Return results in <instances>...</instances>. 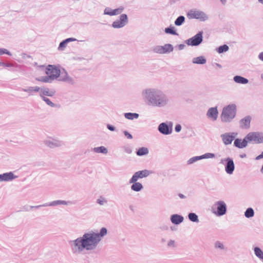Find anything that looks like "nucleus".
I'll use <instances>...</instances> for the list:
<instances>
[{"mask_svg":"<svg viewBox=\"0 0 263 263\" xmlns=\"http://www.w3.org/2000/svg\"><path fill=\"white\" fill-rule=\"evenodd\" d=\"M107 234V229L102 227L99 232L96 233L91 231L85 233L82 236L71 241V242L74 247L76 252L80 253L84 250L91 251L97 248L102 238Z\"/></svg>","mask_w":263,"mask_h":263,"instance_id":"1","label":"nucleus"},{"mask_svg":"<svg viewBox=\"0 0 263 263\" xmlns=\"http://www.w3.org/2000/svg\"><path fill=\"white\" fill-rule=\"evenodd\" d=\"M141 96L144 102L153 107L164 108L170 102L168 96L162 90L154 87L142 90Z\"/></svg>","mask_w":263,"mask_h":263,"instance_id":"2","label":"nucleus"},{"mask_svg":"<svg viewBox=\"0 0 263 263\" xmlns=\"http://www.w3.org/2000/svg\"><path fill=\"white\" fill-rule=\"evenodd\" d=\"M60 69L55 66L48 65L46 68V73L47 76L36 78V80L45 83H51L52 81L59 78L60 76Z\"/></svg>","mask_w":263,"mask_h":263,"instance_id":"3","label":"nucleus"},{"mask_svg":"<svg viewBox=\"0 0 263 263\" xmlns=\"http://www.w3.org/2000/svg\"><path fill=\"white\" fill-rule=\"evenodd\" d=\"M236 115V105L231 104L222 109L220 118L222 122L229 123L232 121Z\"/></svg>","mask_w":263,"mask_h":263,"instance_id":"4","label":"nucleus"},{"mask_svg":"<svg viewBox=\"0 0 263 263\" xmlns=\"http://www.w3.org/2000/svg\"><path fill=\"white\" fill-rule=\"evenodd\" d=\"M226 203L222 200L216 202L212 206V211L218 216H221L227 213Z\"/></svg>","mask_w":263,"mask_h":263,"instance_id":"5","label":"nucleus"},{"mask_svg":"<svg viewBox=\"0 0 263 263\" xmlns=\"http://www.w3.org/2000/svg\"><path fill=\"white\" fill-rule=\"evenodd\" d=\"M187 17L189 19H197L201 22H204L209 18L208 15L204 12L193 9L187 12Z\"/></svg>","mask_w":263,"mask_h":263,"instance_id":"6","label":"nucleus"},{"mask_svg":"<svg viewBox=\"0 0 263 263\" xmlns=\"http://www.w3.org/2000/svg\"><path fill=\"white\" fill-rule=\"evenodd\" d=\"M248 142H253L255 144L263 143V133L259 132H250L246 135Z\"/></svg>","mask_w":263,"mask_h":263,"instance_id":"7","label":"nucleus"},{"mask_svg":"<svg viewBox=\"0 0 263 263\" xmlns=\"http://www.w3.org/2000/svg\"><path fill=\"white\" fill-rule=\"evenodd\" d=\"M203 41V31L198 32L193 37L186 40L185 42L188 46H197Z\"/></svg>","mask_w":263,"mask_h":263,"instance_id":"8","label":"nucleus"},{"mask_svg":"<svg viewBox=\"0 0 263 263\" xmlns=\"http://www.w3.org/2000/svg\"><path fill=\"white\" fill-rule=\"evenodd\" d=\"M173 122L171 121L162 122L158 125V130L162 135H170L173 132Z\"/></svg>","mask_w":263,"mask_h":263,"instance_id":"9","label":"nucleus"},{"mask_svg":"<svg viewBox=\"0 0 263 263\" xmlns=\"http://www.w3.org/2000/svg\"><path fill=\"white\" fill-rule=\"evenodd\" d=\"M128 23V19L127 14H121L119 16V20L114 21L111 26L114 28H121L124 27Z\"/></svg>","mask_w":263,"mask_h":263,"instance_id":"10","label":"nucleus"},{"mask_svg":"<svg viewBox=\"0 0 263 263\" xmlns=\"http://www.w3.org/2000/svg\"><path fill=\"white\" fill-rule=\"evenodd\" d=\"M44 143L45 145L51 148L61 147L64 145V143L62 141L50 138L44 140Z\"/></svg>","mask_w":263,"mask_h":263,"instance_id":"11","label":"nucleus"},{"mask_svg":"<svg viewBox=\"0 0 263 263\" xmlns=\"http://www.w3.org/2000/svg\"><path fill=\"white\" fill-rule=\"evenodd\" d=\"M237 135L236 133H226L225 134L221 135L223 143L226 145H228L231 144L233 140H235L236 136Z\"/></svg>","mask_w":263,"mask_h":263,"instance_id":"12","label":"nucleus"},{"mask_svg":"<svg viewBox=\"0 0 263 263\" xmlns=\"http://www.w3.org/2000/svg\"><path fill=\"white\" fill-rule=\"evenodd\" d=\"M59 78V81L67 83L69 84L73 85L75 83L74 79L70 77L65 69H63V71L60 72V76Z\"/></svg>","mask_w":263,"mask_h":263,"instance_id":"13","label":"nucleus"},{"mask_svg":"<svg viewBox=\"0 0 263 263\" xmlns=\"http://www.w3.org/2000/svg\"><path fill=\"white\" fill-rule=\"evenodd\" d=\"M206 115L209 119L213 121H216L218 116L217 107L215 106L209 108L206 112Z\"/></svg>","mask_w":263,"mask_h":263,"instance_id":"14","label":"nucleus"},{"mask_svg":"<svg viewBox=\"0 0 263 263\" xmlns=\"http://www.w3.org/2000/svg\"><path fill=\"white\" fill-rule=\"evenodd\" d=\"M152 172L151 171L147 170L139 171L135 172L131 178L135 179L136 180H138L139 179H142L148 177L151 174H152Z\"/></svg>","mask_w":263,"mask_h":263,"instance_id":"15","label":"nucleus"},{"mask_svg":"<svg viewBox=\"0 0 263 263\" xmlns=\"http://www.w3.org/2000/svg\"><path fill=\"white\" fill-rule=\"evenodd\" d=\"M124 9V7L122 6H120V7L115 9H111L109 7H106L104 10V14L108 15L110 16L118 15L121 14V13L123 11Z\"/></svg>","mask_w":263,"mask_h":263,"instance_id":"16","label":"nucleus"},{"mask_svg":"<svg viewBox=\"0 0 263 263\" xmlns=\"http://www.w3.org/2000/svg\"><path fill=\"white\" fill-rule=\"evenodd\" d=\"M137 181L138 180H136L133 178H130L129 180V183L132 184L130 186L131 190L136 192H139L143 189V186L142 183L137 182Z\"/></svg>","mask_w":263,"mask_h":263,"instance_id":"17","label":"nucleus"},{"mask_svg":"<svg viewBox=\"0 0 263 263\" xmlns=\"http://www.w3.org/2000/svg\"><path fill=\"white\" fill-rule=\"evenodd\" d=\"M248 142L246 136L242 140L239 138L235 139L234 146L238 148H243L247 146Z\"/></svg>","mask_w":263,"mask_h":263,"instance_id":"18","label":"nucleus"},{"mask_svg":"<svg viewBox=\"0 0 263 263\" xmlns=\"http://www.w3.org/2000/svg\"><path fill=\"white\" fill-rule=\"evenodd\" d=\"M17 176L14 175L12 172L3 173L1 174V181L9 182L17 178Z\"/></svg>","mask_w":263,"mask_h":263,"instance_id":"19","label":"nucleus"},{"mask_svg":"<svg viewBox=\"0 0 263 263\" xmlns=\"http://www.w3.org/2000/svg\"><path fill=\"white\" fill-rule=\"evenodd\" d=\"M251 117L250 116H246L239 121V126L243 129H248L250 127Z\"/></svg>","mask_w":263,"mask_h":263,"instance_id":"20","label":"nucleus"},{"mask_svg":"<svg viewBox=\"0 0 263 263\" xmlns=\"http://www.w3.org/2000/svg\"><path fill=\"white\" fill-rule=\"evenodd\" d=\"M235 170V164L232 158H230L228 161L225 164V171L230 175L233 173Z\"/></svg>","mask_w":263,"mask_h":263,"instance_id":"21","label":"nucleus"},{"mask_svg":"<svg viewBox=\"0 0 263 263\" xmlns=\"http://www.w3.org/2000/svg\"><path fill=\"white\" fill-rule=\"evenodd\" d=\"M40 97H52L55 93V91L53 89H50L48 88L40 87Z\"/></svg>","mask_w":263,"mask_h":263,"instance_id":"22","label":"nucleus"},{"mask_svg":"<svg viewBox=\"0 0 263 263\" xmlns=\"http://www.w3.org/2000/svg\"><path fill=\"white\" fill-rule=\"evenodd\" d=\"M170 220L172 223L178 225L183 221L184 218L180 215L175 214L171 216Z\"/></svg>","mask_w":263,"mask_h":263,"instance_id":"23","label":"nucleus"},{"mask_svg":"<svg viewBox=\"0 0 263 263\" xmlns=\"http://www.w3.org/2000/svg\"><path fill=\"white\" fill-rule=\"evenodd\" d=\"M69 201H66L65 200H54L50 202L45 203L43 204V207L44 206H54L59 205H67Z\"/></svg>","mask_w":263,"mask_h":263,"instance_id":"24","label":"nucleus"},{"mask_svg":"<svg viewBox=\"0 0 263 263\" xmlns=\"http://www.w3.org/2000/svg\"><path fill=\"white\" fill-rule=\"evenodd\" d=\"M76 41H77V40L73 37L67 38V39L62 41L60 43L59 46L58 48V49L59 51H63L64 50V49L66 48V47L67 46V45L68 43H69L70 42Z\"/></svg>","mask_w":263,"mask_h":263,"instance_id":"25","label":"nucleus"},{"mask_svg":"<svg viewBox=\"0 0 263 263\" xmlns=\"http://www.w3.org/2000/svg\"><path fill=\"white\" fill-rule=\"evenodd\" d=\"M214 247L218 251L226 252L228 250L227 247L222 242L218 240L214 242Z\"/></svg>","mask_w":263,"mask_h":263,"instance_id":"26","label":"nucleus"},{"mask_svg":"<svg viewBox=\"0 0 263 263\" xmlns=\"http://www.w3.org/2000/svg\"><path fill=\"white\" fill-rule=\"evenodd\" d=\"M22 91L28 92L30 95H32L33 92H40L41 88L39 86L28 87L27 88H22Z\"/></svg>","mask_w":263,"mask_h":263,"instance_id":"27","label":"nucleus"},{"mask_svg":"<svg viewBox=\"0 0 263 263\" xmlns=\"http://www.w3.org/2000/svg\"><path fill=\"white\" fill-rule=\"evenodd\" d=\"M233 80L235 82L241 84H246L249 82V80L247 78L241 76H234Z\"/></svg>","mask_w":263,"mask_h":263,"instance_id":"28","label":"nucleus"},{"mask_svg":"<svg viewBox=\"0 0 263 263\" xmlns=\"http://www.w3.org/2000/svg\"><path fill=\"white\" fill-rule=\"evenodd\" d=\"M162 47V53L163 54L169 53L172 52L174 50V47L172 44H166Z\"/></svg>","mask_w":263,"mask_h":263,"instance_id":"29","label":"nucleus"},{"mask_svg":"<svg viewBox=\"0 0 263 263\" xmlns=\"http://www.w3.org/2000/svg\"><path fill=\"white\" fill-rule=\"evenodd\" d=\"M206 60L203 56H200L193 59L192 62L194 64H204L206 63Z\"/></svg>","mask_w":263,"mask_h":263,"instance_id":"30","label":"nucleus"},{"mask_svg":"<svg viewBox=\"0 0 263 263\" xmlns=\"http://www.w3.org/2000/svg\"><path fill=\"white\" fill-rule=\"evenodd\" d=\"M189 219L193 222L198 223L199 222L198 216L195 213L191 212L188 214Z\"/></svg>","mask_w":263,"mask_h":263,"instance_id":"31","label":"nucleus"},{"mask_svg":"<svg viewBox=\"0 0 263 263\" xmlns=\"http://www.w3.org/2000/svg\"><path fill=\"white\" fill-rule=\"evenodd\" d=\"M254 252L255 255L260 259L263 260V251L258 247L254 248Z\"/></svg>","mask_w":263,"mask_h":263,"instance_id":"32","label":"nucleus"},{"mask_svg":"<svg viewBox=\"0 0 263 263\" xmlns=\"http://www.w3.org/2000/svg\"><path fill=\"white\" fill-rule=\"evenodd\" d=\"M124 116L126 119L128 120L138 119L139 117V115L138 114L133 112H126L124 114Z\"/></svg>","mask_w":263,"mask_h":263,"instance_id":"33","label":"nucleus"},{"mask_svg":"<svg viewBox=\"0 0 263 263\" xmlns=\"http://www.w3.org/2000/svg\"><path fill=\"white\" fill-rule=\"evenodd\" d=\"M148 149L145 147L139 148L136 152V154L139 156H142L148 154Z\"/></svg>","mask_w":263,"mask_h":263,"instance_id":"34","label":"nucleus"},{"mask_svg":"<svg viewBox=\"0 0 263 263\" xmlns=\"http://www.w3.org/2000/svg\"><path fill=\"white\" fill-rule=\"evenodd\" d=\"M93 152L97 153L106 154L108 153V150L105 147L101 146L99 147H95L93 148Z\"/></svg>","mask_w":263,"mask_h":263,"instance_id":"35","label":"nucleus"},{"mask_svg":"<svg viewBox=\"0 0 263 263\" xmlns=\"http://www.w3.org/2000/svg\"><path fill=\"white\" fill-rule=\"evenodd\" d=\"M245 216L247 218H250L254 216V211L252 208L247 209L244 214Z\"/></svg>","mask_w":263,"mask_h":263,"instance_id":"36","label":"nucleus"},{"mask_svg":"<svg viewBox=\"0 0 263 263\" xmlns=\"http://www.w3.org/2000/svg\"><path fill=\"white\" fill-rule=\"evenodd\" d=\"M164 31L166 34H170L172 35H178V34L175 30V27L174 26H170L168 27L165 28Z\"/></svg>","mask_w":263,"mask_h":263,"instance_id":"37","label":"nucleus"},{"mask_svg":"<svg viewBox=\"0 0 263 263\" xmlns=\"http://www.w3.org/2000/svg\"><path fill=\"white\" fill-rule=\"evenodd\" d=\"M185 22V17L183 15L178 16L175 21V25L177 26L182 25Z\"/></svg>","mask_w":263,"mask_h":263,"instance_id":"38","label":"nucleus"},{"mask_svg":"<svg viewBox=\"0 0 263 263\" xmlns=\"http://www.w3.org/2000/svg\"><path fill=\"white\" fill-rule=\"evenodd\" d=\"M41 207H43V204L38 205H35V206H32V205H25L23 207V210L24 211H30L32 209H39Z\"/></svg>","mask_w":263,"mask_h":263,"instance_id":"39","label":"nucleus"},{"mask_svg":"<svg viewBox=\"0 0 263 263\" xmlns=\"http://www.w3.org/2000/svg\"><path fill=\"white\" fill-rule=\"evenodd\" d=\"M229 49V46L226 44H224L218 47L216 50L219 53H222L228 51Z\"/></svg>","mask_w":263,"mask_h":263,"instance_id":"40","label":"nucleus"},{"mask_svg":"<svg viewBox=\"0 0 263 263\" xmlns=\"http://www.w3.org/2000/svg\"><path fill=\"white\" fill-rule=\"evenodd\" d=\"M1 66L4 67H8V68H12V67H18L20 66L19 65L17 64H12L11 63H5L3 62H1Z\"/></svg>","mask_w":263,"mask_h":263,"instance_id":"41","label":"nucleus"},{"mask_svg":"<svg viewBox=\"0 0 263 263\" xmlns=\"http://www.w3.org/2000/svg\"><path fill=\"white\" fill-rule=\"evenodd\" d=\"M41 98L49 106L52 107H56L57 106V105L53 103L52 101H51V100L49 98L46 97H41Z\"/></svg>","mask_w":263,"mask_h":263,"instance_id":"42","label":"nucleus"},{"mask_svg":"<svg viewBox=\"0 0 263 263\" xmlns=\"http://www.w3.org/2000/svg\"><path fill=\"white\" fill-rule=\"evenodd\" d=\"M96 202L100 205H103L107 203V200L104 197L101 196L97 200Z\"/></svg>","mask_w":263,"mask_h":263,"instance_id":"43","label":"nucleus"},{"mask_svg":"<svg viewBox=\"0 0 263 263\" xmlns=\"http://www.w3.org/2000/svg\"><path fill=\"white\" fill-rule=\"evenodd\" d=\"M201 160L200 156H195V157H192L187 160V164H193L194 162H195L198 160Z\"/></svg>","mask_w":263,"mask_h":263,"instance_id":"44","label":"nucleus"},{"mask_svg":"<svg viewBox=\"0 0 263 263\" xmlns=\"http://www.w3.org/2000/svg\"><path fill=\"white\" fill-rule=\"evenodd\" d=\"M201 159L214 158L215 157V155L214 153H206L202 155H201Z\"/></svg>","mask_w":263,"mask_h":263,"instance_id":"45","label":"nucleus"},{"mask_svg":"<svg viewBox=\"0 0 263 263\" xmlns=\"http://www.w3.org/2000/svg\"><path fill=\"white\" fill-rule=\"evenodd\" d=\"M162 46L157 45L153 47V51L156 53L163 54Z\"/></svg>","mask_w":263,"mask_h":263,"instance_id":"46","label":"nucleus"},{"mask_svg":"<svg viewBox=\"0 0 263 263\" xmlns=\"http://www.w3.org/2000/svg\"><path fill=\"white\" fill-rule=\"evenodd\" d=\"M6 54L8 55H12V53L5 48H1V55Z\"/></svg>","mask_w":263,"mask_h":263,"instance_id":"47","label":"nucleus"},{"mask_svg":"<svg viewBox=\"0 0 263 263\" xmlns=\"http://www.w3.org/2000/svg\"><path fill=\"white\" fill-rule=\"evenodd\" d=\"M123 134L128 139H133V136L128 132L126 130H124Z\"/></svg>","mask_w":263,"mask_h":263,"instance_id":"48","label":"nucleus"},{"mask_svg":"<svg viewBox=\"0 0 263 263\" xmlns=\"http://www.w3.org/2000/svg\"><path fill=\"white\" fill-rule=\"evenodd\" d=\"M106 127L108 130H109L110 131H111V132H114V131H116V128L114 126L110 125L109 124H107L106 125Z\"/></svg>","mask_w":263,"mask_h":263,"instance_id":"49","label":"nucleus"},{"mask_svg":"<svg viewBox=\"0 0 263 263\" xmlns=\"http://www.w3.org/2000/svg\"><path fill=\"white\" fill-rule=\"evenodd\" d=\"M181 125L179 124H178L175 127V130L177 133H179L181 131Z\"/></svg>","mask_w":263,"mask_h":263,"instance_id":"50","label":"nucleus"},{"mask_svg":"<svg viewBox=\"0 0 263 263\" xmlns=\"http://www.w3.org/2000/svg\"><path fill=\"white\" fill-rule=\"evenodd\" d=\"M230 159V157L222 158L220 160V163L225 165V164L228 161L229 159Z\"/></svg>","mask_w":263,"mask_h":263,"instance_id":"51","label":"nucleus"},{"mask_svg":"<svg viewBox=\"0 0 263 263\" xmlns=\"http://www.w3.org/2000/svg\"><path fill=\"white\" fill-rule=\"evenodd\" d=\"M175 241L173 240H170L167 243L168 247H175Z\"/></svg>","mask_w":263,"mask_h":263,"instance_id":"52","label":"nucleus"},{"mask_svg":"<svg viewBox=\"0 0 263 263\" xmlns=\"http://www.w3.org/2000/svg\"><path fill=\"white\" fill-rule=\"evenodd\" d=\"M124 152L127 154H130L132 152V149L129 147H124Z\"/></svg>","mask_w":263,"mask_h":263,"instance_id":"53","label":"nucleus"},{"mask_svg":"<svg viewBox=\"0 0 263 263\" xmlns=\"http://www.w3.org/2000/svg\"><path fill=\"white\" fill-rule=\"evenodd\" d=\"M185 45L183 44H179L178 46V49L180 50H183L184 47H185Z\"/></svg>","mask_w":263,"mask_h":263,"instance_id":"54","label":"nucleus"},{"mask_svg":"<svg viewBox=\"0 0 263 263\" xmlns=\"http://www.w3.org/2000/svg\"><path fill=\"white\" fill-rule=\"evenodd\" d=\"M262 158H263V152H261V153L259 155L257 156L255 158V159L258 160L261 159Z\"/></svg>","mask_w":263,"mask_h":263,"instance_id":"55","label":"nucleus"},{"mask_svg":"<svg viewBox=\"0 0 263 263\" xmlns=\"http://www.w3.org/2000/svg\"><path fill=\"white\" fill-rule=\"evenodd\" d=\"M258 59L263 62V52H260L258 56Z\"/></svg>","mask_w":263,"mask_h":263,"instance_id":"56","label":"nucleus"},{"mask_svg":"<svg viewBox=\"0 0 263 263\" xmlns=\"http://www.w3.org/2000/svg\"><path fill=\"white\" fill-rule=\"evenodd\" d=\"M178 196L181 199H184L186 198V197L183 194H182L181 193H179Z\"/></svg>","mask_w":263,"mask_h":263,"instance_id":"57","label":"nucleus"},{"mask_svg":"<svg viewBox=\"0 0 263 263\" xmlns=\"http://www.w3.org/2000/svg\"><path fill=\"white\" fill-rule=\"evenodd\" d=\"M14 68L15 67L9 68L10 69H9V70L11 71H16V70L14 69Z\"/></svg>","mask_w":263,"mask_h":263,"instance_id":"58","label":"nucleus"},{"mask_svg":"<svg viewBox=\"0 0 263 263\" xmlns=\"http://www.w3.org/2000/svg\"><path fill=\"white\" fill-rule=\"evenodd\" d=\"M246 157V155L245 154H241L240 155V157L242 158H245Z\"/></svg>","mask_w":263,"mask_h":263,"instance_id":"59","label":"nucleus"},{"mask_svg":"<svg viewBox=\"0 0 263 263\" xmlns=\"http://www.w3.org/2000/svg\"><path fill=\"white\" fill-rule=\"evenodd\" d=\"M227 0H220V2L222 3V4H225L226 3Z\"/></svg>","mask_w":263,"mask_h":263,"instance_id":"60","label":"nucleus"},{"mask_svg":"<svg viewBox=\"0 0 263 263\" xmlns=\"http://www.w3.org/2000/svg\"><path fill=\"white\" fill-rule=\"evenodd\" d=\"M216 65L217 67H218L219 68H221V65L219 64H216Z\"/></svg>","mask_w":263,"mask_h":263,"instance_id":"61","label":"nucleus"},{"mask_svg":"<svg viewBox=\"0 0 263 263\" xmlns=\"http://www.w3.org/2000/svg\"><path fill=\"white\" fill-rule=\"evenodd\" d=\"M260 172L262 174H263V164H262V166L261 167V168L260 170Z\"/></svg>","mask_w":263,"mask_h":263,"instance_id":"62","label":"nucleus"},{"mask_svg":"<svg viewBox=\"0 0 263 263\" xmlns=\"http://www.w3.org/2000/svg\"><path fill=\"white\" fill-rule=\"evenodd\" d=\"M259 3L263 4V0H258Z\"/></svg>","mask_w":263,"mask_h":263,"instance_id":"63","label":"nucleus"},{"mask_svg":"<svg viewBox=\"0 0 263 263\" xmlns=\"http://www.w3.org/2000/svg\"><path fill=\"white\" fill-rule=\"evenodd\" d=\"M260 78L261 80L263 81V73L261 74Z\"/></svg>","mask_w":263,"mask_h":263,"instance_id":"64","label":"nucleus"}]
</instances>
